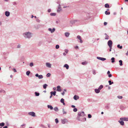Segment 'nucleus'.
I'll list each match as a JSON object with an SVG mask.
<instances>
[{"mask_svg":"<svg viewBox=\"0 0 128 128\" xmlns=\"http://www.w3.org/2000/svg\"><path fill=\"white\" fill-rule=\"evenodd\" d=\"M23 36L26 38H30L32 36V34L30 32H26L24 33Z\"/></svg>","mask_w":128,"mask_h":128,"instance_id":"obj_1","label":"nucleus"},{"mask_svg":"<svg viewBox=\"0 0 128 128\" xmlns=\"http://www.w3.org/2000/svg\"><path fill=\"white\" fill-rule=\"evenodd\" d=\"M80 20H74L70 21V23L72 24H76L77 25L80 23Z\"/></svg>","mask_w":128,"mask_h":128,"instance_id":"obj_2","label":"nucleus"},{"mask_svg":"<svg viewBox=\"0 0 128 128\" xmlns=\"http://www.w3.org/2000/svg\"><path fill=\"white\" fill-rule=\"evenodd\" d=\"M76 119L79 121L82 122H85L86 120V118H82L80 116H77L76 118Z\"/></svg>","mask_w":128,"mask_h":128,"instance_id":"obj_3","label":"nucleus"},{"mask_svg":"<svg viewBox=\"0 0 128 128\" xmlns=\"http://www.w3.org/2000/svg\"><path fill=\"white\" fill-rule=\"evenodd\" d=\"M78 116L81 117H84L86 116L84 112H79L78 113Z\"/></svg>","mask_w":128,"mask_h":128,"instance_id":"obj_4","label":"nucleus"},{"mask_svg":"<svg viewBox=\"0 0 128 128\" xmlns=\"http://www.w3.org/2000/svg\"><path fill=\"white\" fill-rule=\"evenodd\" d=\"M108 44L109 47H112V42L111 40H109L108 42Z\"/></svg>","mask_w":128,"mask_h":128,"instance_id":"obj_5","label":"nucleus"},{"mask_svg":"<svg viewBox=\"0 0 128 128\" xmlns=\"http://www.w3.org/2000/svg\"><path fill=\"white\" fill-rule=\"evenodd\" d=\"M120 120L118 121V122L120 123V124L122 126H124V122L123 121V120L122 119H121V118H120Z\"/></svg>","mask_w":128,"mask_h":128,"instance_id":"obj_6","label":"nucleus"},{"mask_svg":"<svg viewBox=\"0 0 128 128\" xmlns=\"http://www.w3.org/2000/svg\"><path fill=\"white\" fill-rule=\"evenodd\" d=\"M96 58L99 60H100L102 61H104L106 60V58H104L100 57L97 56Z\"/></svg>","mask_w":128,"mask_h":128,"instance_id":"obj_7","label":"nucleus"},{"mask_svg":"<svg viewBox=\"0 0 128 128\" xmlns=\"http://www.w3.org/2000/svg\"><path fill=\"white\" fill-rule=\"evenodd\" d=\"M28 114L29 115L31 116H35V112H29Z\"/></svg>","mask_w":128,"mask_h":128,"instance_id":"obj_8","label":"nucleus"},{"mask_svg":"<svg viewBox=\"0 0 128 128\" xmlns=\"http://www.w3.org/2000/svg\"><path fill=\"white\" fill-rule=\"evenodd\" d=\"M48 30L50 31L52 33L54 32L55 30V29L54 28L52 29L50 28H49L48 29Z\"/></svg>","mask_w":128,"mask_h":128,"instance_id":"obj_9","label":"nucleus"},{"mask_svg":"<svg viewBox=\"0 0 128 128\" xmlns=\"http://www.w3.org/2000/svg\"><path fill=\"white\" fill-rule=\"evenodd\" d=\"M57 89L56 90L58 92H60L62 90L61 88V87L60 86H57Z\"/></svg>","mask_w":128,"mask_h":128,"instance_id":"obj_10","label":"nucleus"},{"mask_svg":"<svg viewBox=\"0 0 128 128\" xmlns=\"http://www.w3.org/2000/svg\"><path fill=\"white\" fill-rule=\"evenodd\" d=\"M5 15L7 17H8L10 15V12H9L6 11L5 12Z\"/></svg>","mask_w":128,"mask_h":128,"instance_id":"obj_11","label":"nucleus"},{"mask_svg":"<svg viewBox=\"0 0 128 128\" xmlns=\"http://www.w3.org/2000/svg\"><path fill=\"white\" fill-rule=\"evenodd\" d=\"M47 107L49 109H50V110H52L53 109V108L51 105H47Z\"/></svg>","mask_w":128,"mask_h":128,"instance_id":"obj_12","label":"nucleus"},{"mask_svg":"<svg viewBox=\"0 0 128 128\" xmlns=\"http://www.w3.org/2000/svg\"><path fill=\"white\" fill-rule=\"evenodd\" d=\"M46 66L49 68H50L51 67V64L47 62L46 64Z\"/></svg>","mask_w":128,"mask_h":128,"instance_id":"obj_13","label":"nucleus"},{"mask_svg":"<svg viewBox=\"0 0 128 128\" xmlns=\"http://www.w3.org/2000/svg\"><path fill=\"white\" fill-rule=\"evenodd\" d=\"M61 10V8L60 7V4L59 5V6L58 7V9L57 10V12H59Z\"/></svg>","mask_w":128,"mask_h":128,"instance_id":"obj_14","label":"nucleus"},{"mask_svg":"<svg viewBox=\"0 0 128 128\" xmlns=\"http://www.w3.org/2000/svg\"><path fill=\"white\" fill-rule=\"evenodd\" d=\"M56 91H52L50 92V94H51L53 96H55L56 95Z\"/></svg>","mask_w":128,"mask_h":128,"instance_id":"obj_15","label":"nucleus"},{"mask_svg":"<svg viewBox=\"0 0 128 128\" xmlns=\"http://www.w3.org/2000/svg\"><path fill=\"white\" fill-rule=\"evenodd\" d=\"M35 95L36 96H38L40 95V93L38 92H34Z\"/></svg>","mask_w":128,"mask_h":128,"instance_id":"obj_16","label":"nucleus"},{"mask_svg":"<svg viewBox=\"0 0 128 128\" xmlns=\"http://www.w3.org/2000/svg\"><path fill=\"white\" fill-rule=\"evenodd\" d=\"M121 119H122L124 121H128V118H121Z\"/></svg>","mask_w":128,"mask_h":128,"instance_id":"obj_17","label":"nucleus"},{"mask_svg":"<svg viewBox=\"0 0 128 128\" xmlns=\"http://www.w3.org/2000/svg\"><path fill=\"white\" fill-rule=\"evenodd\" d=\"M79 98V97L78 96H77L76 95H74V99L76 100H77Z\"/></svg>","mask_w":128,"mask_h":128,"instance_id":"obj_18","label":"nucleus"},{"mask_svg":"<svg viewBox=\"0 0 128 128\" xmlns=\"http://www.w3.org/2000/svg\"><path fill=\"white\" fill-rule=\"evenodd\" d=\"M65 35L66 37H68L70 35V33L68 32H66L64 34Z\"/></svg>","mask_w":128,"mask_h":128,"instance_id":"obj_19","label":"nucleus"},{"mask_svg":"<svg viewBox=\"0 0 128 128\" xmlns=\"http://www.w3.org/2000/svg\"><path fill=\"white\" fill-rule=\"evenodd\" d=\"M94 91L97 94L98 93L100 92V90L98 89H94Z\"/></svg>","mask_w":128,"mask_h":128,"instance_id":"obj_20","label":"nucleus"},{"mask_svg":"<svg viewBox=\"0 0 128 128\" xmlns=\"http://www.w3.org/2000/svg\"><path fill=\"white\" fill-rule=\"evenodd\" d=\"M64 67L66 68L67 69H68L69 67L68 65L67 64H65L64 66Z\"/></svg>","mask_w":128,"mask_h":128,"instance_id":"obj_21","label":"nucleus"},{"mask_svg":"<svg viewBox=\"0 0 128 128\" xmlns=\"http://www.w3.org/2000/svg\"><path fill=\"white\" fill-rule=\"evenodd\" d=\"M117 48L119 49H122V46H120V44H118L117 46Z\"/></svg>","mask_w":128,"mask_h":128,"instance_id":"obj_22","label":"nucleus"},{"mask_svg":"<svg viewBox=\"0 0 128 128\" xmlns=\"http://www.w3.org/2000/svg\"><path fill=\"white\" fill-rule=\"evenodd\" d=\"M48 86V85L46 84H44L43 85V88L44 89H46Z\"/></svg>","mask_w":128,"mask_h":128,"instance_id":"obj_23","label":"nucleus"},{"mask_svg":"<svg viewBox=\"0 0 128 128\" xmlns=\"http://www.w3.org/2000/svg\"><path fill=\"white\" fill-rule=\"evenodd\" d=\"M109 10V9H108L106 11H105V13L106 15H108L110 14V12H108L107 11V10Z\"/></svg>","mask_w":128,"mask_h":128,"instance_id":"obj_24","label":"nucleus"},{"mask_svg":"<svg viewBox=\"0 0 128 128\" xmlns=\"http://www.w3.org/2000/svg\"><path fill=\"white\" fill-rule=\"evenodd\" d=\"M105 7L106 8H108L110 7L109 4H106L104 5Z\"/></svg>","mask_w":128,"mask_h":128,"instance_id":"obj_25","label":"nucleus"},{"mask_svg":"<svg viewBox=\"0 0 128 128\" xmlns=\"http://www.w3.org/2000/svg\"><path fill=\"white\" fill-rule=\"evenodd\" d=\"M111 62L112 63H113L115 62V58L114 57H112L111 58Z\"/></svg>","mask_w":128,"mask_h":128,"instance_id":"obj_26","label":"nucleus"},{"mask_svg":"<svg viewBox=\"0 0 128 128\" xmlns=\"http://www.w3.org/2000/svg\"><path fill=\"white\" fill-rule=\"evenodd\" d=\"M119 64H120V66H122L123 64L122 61V60H120L119 61Z\"/></svg>","mask_w":128,"mask_h":128,"instance_id":"obj_27","label":"nucleus"},{"mask_svg":"<svg viewBox=\"0 0 128 128\" xmlns=\"http://www.w3.org/2000/svg\"><path fill=\"white\" fill-rule=\"evenodd\" d=\"M103 86L102 85H100L98 87V89L100 90L103 88Z\"/></svg>","mask_w":128,"mask_h":128,"instance_id":"obj_28","label":"nucleus"},{"mask_svg":"<svg viewBox=\"0 0 128 128\" xmlns=\"http://www.w3.org/2000/svg\"><path fill=\"white\" fill-rule=\"evenodd\" d=\"M5 125V123L4 122H2L1 123H0V126L1 127H3Z\"/></svg>","mask_w":128,"mask_h":128,"instance_id":"obj_29","label":"nucleus"},{"mask_svg":"<svg viewBox=\"0 0 128 128\" xmlns=\"http://www.w3.org/2000/svg\"><path fill=\"white\" fill-rule=\"evenodd\" d=\"M108 82L109 83L110 85H111L112 84H114V82H112L111 80H110L108 81Z\"/></svg>","mask_w":128,"mask_h":128,"instance_id":"obj_30","label":"nucleus"},{"mask_svg":"<svg viewBox=\"0 0 128 128\" xmlns=\"http://www.w3.org/2000/svg\"><path fill=\"white\" fill-rule=\"evenodd\" d=\"M105 34L106 35L105 39L106 40H108L109 39L108 36L106 33Z\"/></svg>","mask_w":128,"mask_h":128,"instance_id":"obj_31","label":"nucleus"},{"mask_svg":"<svg viewBox=\"0 0 128 128\" xmlns=\"http://www.w3.org/2000/svg\"><path fill=\"white\" fill-rule=\"evenodd\" d=\"M30 71H29V70L28 71L26 72V74L27 76H28L29 75V74H30Z\"/></svg>","mask_w":128,"mask_h":128,"instance_id":"obj_32","label":"nucleus"},{"mask_svg":"<svg viewBox=\"0 0 128 128\" xmlns=\"http://www.w3.org/2000/svg\"><path fill=\"white\" fill-rule=\"evenodd\" d=\"M66 119L62 120V122L63 124H65L66 122Z\"/></svg>","mask_w":128,"mask_h":128,"instance_id":"obj_33","label":"nucleus"},{"mask_svg":"<svg viewBox=\"0 0 128 128\" xmlns=\"http://www.w3.org/2000/svg\"><path fill=\"white\" fill-rule=\"evenodd\" d=\"M50 15L52 16H55L56 15V14L55 13H52L50 14Z\"/></svg>","mask_w":128,"mask_h":128,"instance_id":"obj_34","label":"nucleus"},{"mask_svg":"<svg viewBox=\"0 0 128 128\" xmlns=\"http://www.w3.org/2000/svg\"><path fill=\"white\" fill-rule=\"evenodd\" d=\"M38 78L39 79H41L43 78V76L42 75H39V76H38Z\"/></svg>","mask_w":128,"mask_h":128,"instance_id":"obj_35","label":"nucleus"},{"mask_svg":"<svg viewBox=\"0 0 128 128\" xmlns=\"http://www.w3.org/2000/svg\"><path fill=\"white\" fill-rule=\"evenodd\" d=\"M0 92L1 93H4L5 92L4 90L1 89L0 90Z\"/></svg>","mask_w":128,"mask_h":128,"instance_id":"obj_36","label":"nucleus"},{"mask_svg":"<svg viewBox=\"0 0 128 128\" xmlns=\"http://www.w3.org/2000/svg\"><path fill=\"white\" fill-rule=\"evenodd\" d=\"M42 44V42L41 41L39 42L38 43V46H40L41 44Z\"/></svg>","mask_w":128,"mask_h":128,"instance_id":"obj_37","label":"nucleus"},{"mask_svg":"<svg viewBox=\"0 0 128 128\" xmlns=\"http://www.w3.org/2000/svg\"><path fill=\"white\" fill-rule=\"evenodd\" d=\"M54 109L56 111H57L58 110V108L57 107H55L54 108Z\"/></svg>","mask_w":128,"mask_h":128,"instance_id":"obj_38","label":"nucleus"},{"mask_svg":"<svg viewBox=\"0 0 128 128\" xmlns=\"http://www.w3.org/2000/svg\"><path fill=\"white\" fill-rule=\"evenodd\" d=\"M26 125V124H23L22 125L20 126L22 128H24L25 127V126Z\"/></svg>","mask_w":128,"mask_h":128,"instance_id":"obj_39","label":"nucleus"},{"mask_svg":"<svg viewBox=\"0 0 128 128\" xmlns=\"http://www.w3.org/2000/svg\"><path fill=\"white\" fill-rule=\"evenodd\" d=\"M50 76L51 74L50 73H48L46 74V76L48 77H50Z\"/></svg>","mask_w":128,"mask_h":128,"instance_id":"obj_40","label":"nucleus"},{"mask_svg":"<svg viewBox=\"0 0 128 128\" xmlns=\"http://www.w3.org/2000/svg\"><path fill=\"white\" fill-rule=\"evenodd\" d=\"M55 121L56 124H57L58 122V120L57 118H56L55 119Z\"/></svg>","mask_w":128,"mask_h":128,"instance_id":"obj_41","label":"nucleus"},{"mask_svg":"<svg viewBox=\"0 0 128 128\" xmlns=\"http://www.w3.org/2000/svg\"><path fill=\"white\" fill-rule=\"evenodd\" d=\"M34 66V64L32 62H30V67H32Z\"/></svg>","mask_w":128,"mask_h":128,"instance_id":"obj_42","label":"nucleus"},{"mask_svg":"<svg viewBox=\"0 0 128 128\" xmlns=\"http://www.w3.org/2000/svg\"><path fill=\"white\" fill-rule=\"evenodd\" d=\"M92 72L93 74L94 75H95L96 74V70H92Z\"/></svg>","mask_w":128,"mask_h":128,"instance_id":"obj_43","label":"nucleus"},{"mask_svg":"<svg viewBox=\"0 0 128 128\" xmlns=\"http://www.w3.org/2000/svg\"><path fill=\"white\" fill-rule=\"evenodd\" d=\"M92 116L90 114H88V118H92Z\"/></svg>","mask_w":128,"mask_h":128,"instance_id":"obj_44","label":"nucleus"},{"mask_svg":"<svg viewBox=\"0 0 128 128\" xmlns=\"http://www.w3.org/2000/svg\"><path fill=\"white\" fill-rule=\"evenodd\" d=\"M78 110L76 108H74V109L73 110V111L75 112H76Z\"/></svg>","mask_w":128,"mask_h":128,"instance_id":"obj_45","label":"nucleus"},{"mask_svg":"<svg viewBox=\"0 0 128 128\" xmlns=\"http://www.w3.org/2000/svg\"><path fill=\"white\" fill-rule=\"evenodd\" d=\"M55 47L56 49H58L59 48V46L58 44L56 45Z\"/></svg>","mask_w":128,"mask_h":128,"instance_id":"obj_46","label":"nucleus"},{"mask_svg":"<svg viewBox=\"0 0 128 128\" xmlns=\"http://www.w3.org/2000/svg\"><path fill=\"white\" fill-rule=\"evenodd\" d=\"M64 100L63 98H62L60 100V102L62 103L64 102Z\"/></svg>","mask_w":128,"mask_h":128,"instance_id":"obj_47","label":"nucleus"},{"mask_svg":"<svg viewBox=\"0 0 128 128\" xmlns=\"http://www.w3.org/2000/svg\"><path fill=\"white\" fill-rule=\"evenodd\" d=\"M117 98L119 99H121L122 98V96H117Z\"/></svg>","mask_w":128,"mask_h":128,"instance_id":"obj_48","label":"nucleus"},{"mask_svg":"<svg viewBox=\"0 0 128 128\" xmlns=\"http://www.w3.org/2000/svg\"><path fill=\"white\" fill-rule=\"evenodd\" d=\"M77 38L78 39H79V40L81 39V36L79 35H78L77 36Z\"/></svg>","mask_w":128,"mask_h":128,"instance_id":"obj_49","label":"nucleus"},{"mask_svg":"<svg viewBox=\"0 0 128 128\" xmlns=\"http://www.w3.org/2000/svg\"><path fill=\"white\" fill-rule=\"evenodd\" d=\"M62 112L63 114H66V112L64 111V108L62 109Z\"/></svg>","mask_w":128,"mask_h":128,"instance_id":"obj_50","label":"nucleus"},{"mask_svg":"<svg viewBox=\"0 0 128 128\" xmlns=\"http://www.w3.org/2000/svg\"><path fill=\"white\" fill-rule=\"evenodd\" d=\"M105 108H106L108 110L110 108V106H106Z\"/></svg>","mask_w":128,"mask_h":128,"instance_id":"obj_51","label":"nucleus"},{"mask_svg":"<svg viewBox=\"0 0 128 128\" xmlns=\"http://www.w3.org/2000/svg\"><path fill=\"white\" fill-rule=\"evenodd\" d=\"M12 70L14 72H16V70L15 68H13Z\"/></svg>","mask_w":128,"mask_h":128,"instance_id":"obj_52","label":"nucleus"},{"mask_svg":"<svg viewBox=\"0 0 128 128\" xmlns=\"http://www.w3.org/2000/svg\"><path fill=\"white\" fill-rule=\"evenodd\" d=\"M36 21L37 22H40V20L38 18L36 19Z\"/></svg>","mask_w":128,"mask_h":128,"instance_id":"obj_53","label":"nucleus"},{"mask_svg":"<svg viewBox=\"0 0 128 128\" xmlns=\"http://www.w3.org/2000/svg\"><path fill=\"white\" fill-rule=\"evenodd\" d=\"M21 48V45L20 44H18V45L17 46V48Z\"/></svg>","mask_w":128,"mask_h":128,"instance_id":"obj_54","label":"nucleus"},{"mask_svg":"<svg viewBox=\"0 0 128 128\" xmlns=\"http://www.w3.org/2000/svg\"><path fill=\"white\" fill-rule=\"evenodd\" d=\"M74 48L76 50L78 49L79 48L77 46H76L74 47Z\"/></svg>","mask_w":128,"mask_h":128,"instance_id":"obj_55","label":"nucleus"},{"mask_svg":"<svg viewBox=\"0 0 128 128\" xmlns=\"http://www.w3.org/2000/svg\"><path fill=\"white\" fill-rule=\"evenodd\" d=\"M64 51L67 54L68 52V50L67 49H65L64 50Z\"/></svg>","mask_w":128,"mask_h":128,"instance_id":"obj_56","label":"nucleus"},{"mask_svg":"<svg viewBox=\"0 0 128 128\" xmlns=\"http://www.w3.org/2000/svg\"><path fill=\"white\" fill-rule=\"evenodd\" d=\"M108 77L109 78H110L112 76V75L111 74H108Z\"/></svg>","mask_w":128,"mask_h":128,"instance_id":"obj_57","label":"nucleus"},{"mask_svg":"<svg viewBox=\"0 0 128 128\" xmlns=\"http://www.w3.org/2000/svg\"><path fill=\"white\" fill-rule=\"evenodd\" d=\"M82 64L83 65H85L86 64V62H82Z\"/></svg>","mask_w":128,"mask_h":128,"instance_id":"obj_58","label":"nucleus"},{"mask_svg":"<svg viewBox=\"0 0 128 128\" xmlns=\"http://www.w3.org/2000/svg\"><path fill=\"white\" fill-rule=\"evenodd\" d=\"M13 4L14 5H16V2H13Z\"/></svg>","mask_w":128,"mask_h":128,"instance_id":"obj_59","label":"nucleus"},{"mask_svg":"<svg viewBox=\"0 0 128 128\" xmlns=\"http://www.w3.org/2000/svg\"><path fill=\"white\" fill-rule=\"evenodd\" d=\"M91 99L90 98H88L87 99V101L88 102H90L91 101Z\"/></svg>","mask_w":128,"mask_h":128,"instance_id":"obj_60","label":"nucleus"},{"mask_svg":"<svg viewBox=\"0 0 128 128\" xmlns=\"http://www.w3.org/2000/svg\"><path fill=\"white\" fill-rule=\"evenodd\" d=\"M51 11V10L50 9H49L48 10V12H50Z\"/></svg>","mask_w":128,"mask_h":128,"instance_id":"obj_61","label":"nucleus"},{"mask_svg":"<svg viewBox=\"0 0 128 128\" xmlns=\"http://www.w3.org/2000/svg\"><path fill=\"white\" fill-rule=\"evenodd\" d=\"M35 76L36 77H38V76H39L38 74H35Z\"/></svg>","mask_w":128,"mask_h":128,"instance_id":"obj_62","label":"nucleus"},{"mask_svg":"<svg viewBox=\"0 0 128 128\" xmlns=\"http://www.w3.org/2000/svg\"><path fill=\"white\" fill-rule=\"evenodd\" d=\"M61 94L62 95L64 96L65 94L64 92L63 91L61 93Z\"/></svg>","mask_w":128,"mask_h":128,"instance_id":"obj_63","label":"nucleus"},{"mask_svg":"<svg viewBox=\"0 0 128 128\" xmlns=\"http://www.w3.org/2000/svg\"><path fill=\"white\" fill-rule=\"evenodd\" d=\"M107 24V22H105L104 23V26H106Z\"/></svg>","mask_w":128,"mask_h":128,"instance_id":"obj_64","label":"nucleus"}]
</instances>
